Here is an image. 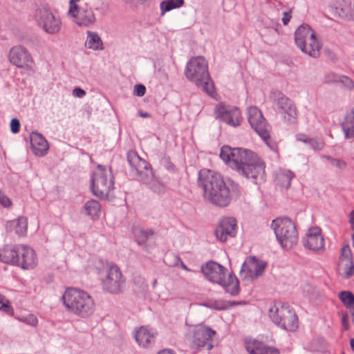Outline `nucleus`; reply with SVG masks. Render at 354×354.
I'll list each match as a JSON object with an SVG mask.
<instances>
[{"label": "nucleus", "instance_id": "22", "mask_svg": "<svg viewBox=\"0 0 354 354\" xmlns=\"http://www.w3.org/2000/svg\"><path fill=\"white\" fill-rule=\"evenodd\" d=\"M236 232V221L232 217L223 218L215 230L218 239L225 242L227 236L234 237Z\"/></svg>", "mask_w": 354, "mask_h": 354}, {"label": "nucleus", "instance_id": "14", "mask_svg": "<svg viewBox=\"0 0 354 354\" xmlns=\"http://www.w3.org/2000/svg\"><path fill=\"white\" fill-rule=\"evenodd\" d=\"M214 114L216 119L229 126L236 127L241 125V113L239 109L236 106L219 103L214 108Z\"/></svg>", "mask_w": 354, "mask_h": 354}, {"label": "nucleus", "instance_id": "26", "mask_svg": "<svg viewBox=\"0 0 354 354\" xmlns=\"http://www.w3.org/2000/svg\"><path fill=\"white\" fill-rule=\"evenodd\" d=\"M30 145L34 154L43 156L48 150V143L43 136L39 133L33 132L30 134Z\"/></svg>", "mask_w": 354, "mask_h": 354}, {"label": "nucleus", "instance_id": "39", "mask_svg": "<svg viewBox=\"0 0 354 354\" xmlns=\"http://www.w3.org/2000/svg\"><path fill=\"white\" fill-rule=\"evenodd\" d=\"M234 149H232L229 146H223L221 149L220 157L223 161L230 165Z\"/></svg>", "mask_w": 354, "mask_h": 354}, {"label": "nucleus", "instance_id": "52", "mask_svg": "<svg viewBox=\"0 0 354 354\" xmlns=\"http://www.w3.org/2000/svg\"><path fill=\"white\" fill-rule=\"evenodd\" d=\"M158 354H176L170 349H163L160 351Z\"/></svg>", "mask_w": 354, "mask_h": 354}, {"label": "nucleus", "instance_id": "8", "mask_svg": "<svg viewBox=\"0 0 354 354\" xmlns=\"http://www.w3.org/2000/svg\"><path fill=\"white\" fill-rule=\"evenodd\" d=\"M248 120L250 126L273 151H277V145L272 142L270 136V127L263 116L261 110L255 106H250L247 111Z\"/></svg>", "mask_w": 354, "mask_h": 354}, {"label": "nucleus", "instance_id": "5", "mask_svg": "<svg viewBox=\"0 0 354 354\" xmlns=\"http://www.w3.org/2000/svg\"><path fill=\"white\" fill-rule=\"evenodd\" d=\"M272 227L281 246L289 250L298 241V233L295 223L288 218H277L272 222Z\"/></svg>", "mask_w": 354, "mask_h": 354}, {"label": "nucleus", "instance_id": "49", "mask_svg": "<svg viewBox=\"0 0 354 354\" xmlns=\"http://www.w3.org/2000/svg\"><path fill=\"white\" fill-rule=\"evenodd\" d=\"M291 19V15L290 12H285L283 13V16L282 17V22L284 25L288 24V23L290 21Z\"/></svg>", "mask_w": 354, "mask_h": 354}, {"label": "nucleus", "instance_id": "23", "mask_svg": "<svg viewBox=\"0 0 354 354\" xmlns=\"http://www.w3.org/2000/svg\"><path fill=\"white\" fill-rule=\"evenodd\" d=\"M303 242L304 246L310 250L317 252L324 250V239L322 235L321 230L318 227L309 229Z\"/></svg>", "mask_w": 354, "mask_h": 354}, {"label": "nucleus", "instance_id": "9", "mask_svg": "<svg viewBox=\"0 0 354 354\" xmlns=\"http://www.w3.org/2000/svg\"><path fill=\"white\" fill-rule=\"evenodd\" d=\"M113 176L111 169L98 165L92 178V192L100 198H107L114 189Z\"/></svg>", "mask_w": 354, "mask_h": 354}, {"label": "nucleus", "instance_id": "1", "mask_svg": "<svg viewBox=\"0 0 354 354\" xmlns=\"http://www.w3.org/2000/svg\"><path fill=\"white\" fill-rule=\"evenodd\" d=\"M198 184L203 190V198L213 205L225 207L230 203V189L219 173L207 169L200 170Z\"/></svg>", "mask_w": 354, "mask_h": 354}, {"label": "nucleus", "instance_id": "53", "mask_svg": "<svg viewBox=\"0 0 354 354\" xmlns=\"http://www.w3.org/2000/svg\"><path fill=\"white\" fill-rule=\"evenodd\" d=\"M212 308L216 310H223L225 308V307L221 304H215L214 306H212Z\"/></svg>", "mask_w": 354, "mask_h": 354}, {"label": "nucleus", "instance_id": "28", "mask_svg": "<svg viewBox=\"0 0 354 354\" xmlns=\"http://www.w3.org/2000/svg\"><path fill=\"white\" fill-rule=\"evenodd\" d=\"M246 349L251 354H279L276 348L269 346L258 340H254L252 344H248Z\"/></svg>", "mask_w": 354, "mask_h": 354}, {"label": "nucleus", "instance_id": "56", "mask_svg": "<svg viewBox=\"0 0 354 354\" xmlns=\"http://www.w3.org/2000/svg\"><path fill=\"white\" fill-rule=\"evenodd\" d=\"M351 347L354 350V339H351L350 342Z\"/></svg>", "mask_w": 354, "mask_h": 354}, {"label": "nucleus", "instance_id": "7", "mask_svg": "<svg viewBox=\"0 0 354 354\" xmlns=\"http://www.w3.org/2000/svg\"><path fill=\"white\" fill-rule=\"evenodd\" d=\"M295 41L303 53L314 58L319 56L321 45L316 38L314 30L308 25H301L296 30Z\"/></svg>", "mask_w": 354, "mask_h": 354}, {"label": "nucleus", "instance_id": "27", "mask_svg": "<svg viewBox=\"0 0 354 354\" xmlns=\"http://www.w3.org/2000/svg\"><path fill=\"white\" fill-rule=\"evenodd\" d=\"M137 343L145 348L150 347L154 343V334L145 326L140 327L134 333Z\"/></svg>", "mask_w": 354, "mask_h": 354}, {"label": "nucleus", "instance_id": "19", "mask_svg": "<svg viewBox=\"0 0 354 354\" xmlns=\"http://www.w3.org/2000/svg\"><path fill=\"white\" fill-rule=\"evenodd\" d=\"M17 261L16 266L23 270L32 269L37 263L36 253L27 245H17Z\"/></svg>", "mask_w": 354, "mask_h": 354}, {"label": "nucleus", "instance_id": "41", "mask_svg": "<svg viewBox=\"0 0 354 354\" xmlns=\"http://www.w3.org/2000/svg\"><path fill=\"white\" fill-rule=\"evenodd\" d=\"M0 310L9 315H12L14 313L10 301L1 295H0Z\"/></svg>", "mask_w": 354, "mask_h": 354}, {"label": "nucleus", "instance_id": "57", "mask_svg": "<svg viewBox=\"0 0 354 354\" xmlns=\"http://www.w3.org/2000/svg\"><path fill=\"white\" fill-rule=\"evenodd\" d=\"M182 268L185 270H188L187 267L183 263H182Z\"/></svg>", "mask_w": 354, "mask_h": 354}, {"label": "nucleus", "instance_id": "13", "mask_svg": "<svg viewBox=\"0 0 354 354\" xmlns=\"http://www.w3.org/2000/svg\"><path fill=\"white\" fill-rule=\"evenodd\" d=\"M273 94L274 102L284 121L288 124H295L297 120L298 112L294 102L281 92H274Z\"/></svg>", "mask_w": 354, "mask_h": 354}, {"label": "nucleus", "instance_id": "50", "mask_svg": "<svg viewBox=\"0 0 354 354\" xmlns=\"http://www.w3.org/2000/svg\"><path fill=\"white\" fill-rule=\"evenodd\" d=\"M125 1L128 3L137 5V4L143 3L144 2L147 1V0H125Z\"/></svg>", "mask_w": 354, "mask_h": 354}, {"label": "nucleus", "instance_id": "3", "mask_svg": "<svg viewBox=\"0 0 354 354\" xmlns=\"http://www.w3.org/2000/svg\"><path fill=\"white\" fill-rule=\"evenodd\" d=\"M62 300L66 308L81 317H88L95 310V303L86 292L69 288L66 290Z\"/></svg>", "mask_w": 354, "mask_h": 354}, {"label": "nucleus", "instance_id": "10", "mask_svg": "<svg viewBox=\"0 0 354 354\" xmlns=\"http://www.w3.org/2000/svg\"><path fill=\"white\" fill-rule=\"evenodd\" d=\"M33 19L37 24L46 33L54 35L58 33L62 27V21L58 16H55L47 6H39L32 14Z\"/></svg>", "mask_w": 354, "mask_h": 354}, {"label": "nucleus", "instance_id": "11", "mask_svg": "<svg viewBox=\"0 0 354 354\" xmlns=\"http://www.w3.org/2000/svg\"><path fill=\"white\" fill-rule=\"evenodd\" d=\"M68 15L79 26L89 27L96 21L91 7L81 0H70Z\"/></svg>", "mask_w": 354, "mask_h": 354}, {"label": "nucleus", "instance_id": "30", "mask_svg": "<svg viewBox=\"0 0 354 354\" xmlns=\"http://www.w3.org/2000/svg\"><path fill=\"white\" fill-rule=\"evenodd\" d=\"M140 181L143 182L151 190L158 194H164L166 191L165 184L155 176L153 171H151V176L150 177L142 178Z\"/></svg>", "mask_w": 354, "mask_h": 354}, {"label": "nucleus", "instance_id": "18", "mask_svg": "<svg viewBox=\"0 0 354 354\" xmlns=\"http://www.w3.org/2000/svg\"><path fill=\"white\" fill-rule=\"evenodd\" d=\"M337 271L344 278L348 279L354 274V263L352 252L348 245H344L337 264Z\"/></svg>", "mask_w": 354, "mask_h": 354}, {"label": "nucleus", "instance_id": "24", "mask_svg": "<svg viewBox=\"0 0 354 354\" xmlns=\"http://www.w3.org/2000/svg\"><path fill=\"white\" fill-rule=\"evenodd\" d=\"M255 156L256 154L250 150L234 148L230 167L239 173L241 168H243Z\"/></svg>", "mask_w": 354, "mask_h": 354}, {"label": "nucleus", "instance_id": "29", "mask_svg": "<svg viewBox=\"0 0 354 354\" xmlns=\"http://www.w3.org/2000/svg\"><path fill=\"white\" fill-rule=\"evenodd\" d=\"M0 261L4 263L17 265V245H6L0 249Z\"/></svg>", "mask_w": 354, "mask_h": 354}, {"label": "nucleus", "instance_id": "54", "mask_svg": "<svg viewBox=\"0 0 354 354\" xmlns=\"http://www.w3.org/2000/svg\"><path fill=\"white\" fill-rule=\"evenodd\" d=\"M349 217V223L351 225H354V210L350 213Z\"/></svg>", "mask_w": 354, "mask_h": 354}, {"label": "nucleus", "instance_id": "16", "mask_svg": "<svg viewBox=\"0 0 354 354\" xmlns=\"http://www.w3.org/2000/svg\"><path fill=\"white\" fill-rule=\"evenodd\" d=\"M127 160L131 167V171L135 173L139 180L151 176L152 169L150 165L140 158L136 151H129L127 153Z\"/></svg>", "mask_w": 354, "mask_h": 354}, {"label": "nucleus", "instance_id": "17", "mask_svg": "<svg viewBox=\"0 0 354 354\" xmlns=\"http://www.w3.org/2000/svg\"><path fill=\"white\" fill-rule=\"evenodd\" d=\"M215 331L209 327L198 325L194 328L192 347L199 349L207 346V350L213 347L212 337L215 335Z\"/></svg>", "mask_w": 354, "mask_h": 354}, {"label": "nucleus", "instance_id": "25", "mask_svg": "<svg viewBox=\"0 0 354 354\" xmlns=\"http://www.w3.org/2000/svg\"><path fill=\"white\" fill-rule=\"evenodd\" d=\"M335 14L346 21H354V4L350 0H335Z\"/></svg>", "mask_w": 354, "mask_h": 354}, {"label": "nucleus", "instance_id": "46", "mask_svg": "<svg viewBox=\"0 0 354 354\" xmlns=\"http://www.w3.org/2000/svg\"><path fill=\"white\" fill-rule=\"evenodd\" d=\"M0 204L5 207H9L11 205V201L8 197L0 192Z\"/></svg>", "mask_w": 354, "mask_h": 354}, {"label": "nucleus", "instance_id": "58", "mask_svg": "<svg viewBox=\"0 0 354 354\" xmlns=\"http://www.w3.org/2000/svg\"><path fill=\"white\" fill-rule=\"evenodd\" d=\"M351 308H353V311L351 312V315L353 317V319H354V306H352Z\"/></svg>", "mask_w": 354, "mask_h": 354}, {"label": "nucleus", "instance_id": "12", "mask_svg": "<svg viewBox=\"0 0 354 354\" xmlns=\"http://www.w3.org/2000/svg\"><path fill=\"white\" fill-rule=\"evenodd\" d=\"M101 281L103 290L112 294L122 292L125 285V279L120 268L113 264L109 266Z\"/></svg>", "mask_w": 354, "mask_h": 354}, {"label": "nucleus", "instance_id": "36", "mask_svg": "<svg viewBox=\"0 0 354 354\" xmlns=\"http://www.w3.org/2000/svg\"><path fill=\"white\" fill-rule=\"evenodd\" d=\"M84 209L88 216L95 218L98 216L101 207L97 201L91 200L84 205Z\"/></svg>", "mask_w": 354, "mask_h": 354}, {"label": "nucleus", "instance_id": "31", "mask_svg": "<svg viewBox=\"0 0 354 354\" xmlns=\"http://www.w3.org/2000/svg\"><path fill=\"white\" fill-rule=\"evenodd\" d=\"M342 129L346 139H354V107L346 115Z\"/></svg>", "mask_w": 354, "mask_h": 354}, {"label": "nucleus", "instance_id": "40", "mask_svg": "<svg viewBox=\"0 0 354 354\" xmlns=\"http://www.w3.org/2000/svg\"><path fill=\"white\" fill-rule=\"evenodd\" d=\"M153 234V232L151 230H140L136 232V240L138 244H143L149 239L150 236Z\"/></svg>", "mask_w": 354, "mask_h": 354}, {"label": "nucleus", "instance_id": "34", "mask_svg": "<svg viewBox=\"0 0 354 354\" xmlns=\"http://www.w3.org/2000/svg\"><path fill=\"white\" fill-rule=\"evenodd\" d=\"M10 225L15 227V233L19 236L26 234L28 228V220L26 217L21 216L11 221Z\"/></svg>", "mask_w": 354, "mask_h": 354}, {"label": "nucleus", "instance_id": "21", "mask_svg": "<svg viewBox=\"0 0 354 354\" xmlns=\"http://www.w3.org/2000/svg\"><path fill=\"white\" fill-rule=\"evenodd\" d=\"M266 266V262L259 261L255 257H252L243 264L241 274L245 279L253 280L263 274Z\"/></svg>", "mask_w": 354, "mask_h": 354}, {"label": "nucleus", "instance_id": "48", "mask_svg": "<svg viewBox=\"0 0 354 354\" xmlns=\"http://www.w3.org/2000/svg\"><path fill=\"white\" fill-rule=\"evenodd\" d=\"M73 95L77 97H83L86 95V92L83 89L77 87L73 89Z\"/></svg>", "mask_w": 354, "mask_h": 354}, {"label": "nucleus", "instance_id": "47", "mask_svg": "<svg viewBox=\"0 0 354 354\" xmlns=\"http://www.w3.org/2000/svg\"><path fill=\"white\" fill-rule=\"evenodd\" d=\"M340 82L345 86L346 88L351 90L354 87V83L353 80L346 76L342 77L340 80Z\"/></svg>", "mask_w": 354, "mask_h": 354}, {"label": "nucleus", "instance_id": "32", "mask_svg": "<svg viewBox=\"0 0 354 354\" xmlns=\"http://www.w3.org/2000/svg\"><path fill=\"white\" fill-rule=\"evenodd\" d=\"M293 178L292 173L289 170H281L277 173L276 183L281 187L288 188Z\"/></svg>", "mask_w": 354, "mask_h": 354}, {"label": "nucleus", "instance_id": "55", "mask_svg": "<svg viewBox=\"0 0 354 354\" xmlns=\"http://www.w3.org/2000/svg\"><path fill=\"white\" fill-rule=\"evenodd\" d=\"M140 115L142 118H149V114L148 113H140Z\"/></svg>", "mask_w": 354, "mask_h": 354}, {"label": "nucleus", "instance_id": "35", "mask_svg": "<svg viewBox=\"0 0 354 354\" xmlns=\"http://www.w3.org/2000/svg\"><path fill=\"white\" fill-rule=\"evenodd\" d=\"M297 140L302 142L309 146L310 148L314 150H321L324 147V145L322 142H318L313 138H308L306 135L299 133L296 136Z\"/></svg>", "mask_w": 354, "mask_h": 354}, {"label": "nucleus", "instance_id": "59", "mask_svg": "<svg viewBox=\"0 0 354 354\" xmlns=\"http://www.w3.org/2000/svg\"><path fill=\"white\" fill-rule=\"evenodd\" d=\"M156 283H157V280H156V279H155V280H154V281H153V288H155V286H156Z\"/></svg>", "mask_w": 354, "mask_h": 354}, {"label": "nucleus", "instance_id": "60", "mask_svg": "<svg viewBox=\"0 0 354 354\" xmlns=\"http://www.w3.org/2000/svg\"><path fill=\"white\" fill-rule=\"evenodd\" d=\"M352 239H353V247H354V234H353Z\"/></svg>", "mask_w": 354, "mask_h": 354}, {"label": "nucleus", "instance_id": "45", "mask_svg": "<svg viewBox=\"0 0 354 354\" xmlns=\"http://www.w3.org/2000/svg\"><path fill=\"white\" fill-rule=\"evenodd\" d=\"M20 128V122L18 119L13 118L10 122V129L11 131L14 133H18L19 131Z\"/></svg>", "mask_w": 354, "mask_h": 354}, {"label": "nucleus", "instance_id": "42", "mask_svg": "<svg viewBox=\"0 0 354 354\" xmlns=\"http://www.w3.org/2000/svg\"><path fill=\"white\" fill-rule=\"evenodd\" d=\"M21 320L31 326H36L38 322L37 317L33 315H28V316L24 317Z\"/></svg>", "mask_w": 354, "mask_h": 354}, {"label": "nucleus", "instance_id": "2", "mask_svg": "<svg viewBox=\"0 0 354 354\" xmlns=\"http://www.w3.org/2000/svg\"><path fill=\"white\" fill-rule=\"evenodd\" d=\"M185 75L188 80L193 82L207 94H214V83L208 71V63L204 57H192L187 63Z\"/></svg>", "mask_w": 354, "mask_h": 354}, {"label": "nucleus", "instance_id": "44", "mask_svg": "<svg viewBox=\"0 0 354 354\" xmlns=\"http://www.w3.org/2000/svg\"><path fill=\"white\" fill-rule=\"evenodd\" d=\"M146 88L142 84H136L134 86V94L138 97H142L145 94Z\"/></svg>", "mask_w": 354, "mask_h": 354}, {"label": "nucleus", "instance_id": "37", "mask_svg": "<svg viewBox=\"0 0 354 354\" xmlns=\"http://www.w3.org/2000/svg\"><path fill=\"white\" fill-rule=\"evenodd\" d=\"M183 3L184 0H166L162 1L160 5L162 15L172 9L180 7Z\"/></svg>", "mask_w": 354, "mask_h": 354}, {"label": "nucleus", "instance_id": "6", "mask_svg": "<svg viewBox=\"0 0 354 354\" xmlns=\"http://www.w3.org/2000/svg\"><path fill=\"white\" fill-rule=\"evenodd\" d=\"M269 317L277 326L288 331H295L298 327L295 312L287 304H274L269 309Z\"/></svg>", "mask_w": 354, "mask_h": 354}, {"label": "nucleus", "instance_id": "51", "mask_svg": "<svg viewBox=\"0 0 354 354\" xmlns=\"http://www.w3.org/2000/svg\"><path fill=\"white\" fill-rule=\"evenodd\" d=\"M342 325L344 326V328L347 329L348 324H347V315L346 314H345L342 316Z\"/></svg>", "mask_w": 354, "mask_h": 354}, {"label": "nucleus", "instance_id": "33", "mask_svg": "<svg viewBox=\"0 0 354 354\" xmlns=\"http://www.w3.org/2000/svg\"><path fill=\"white\" fill-rule=\"evenodd\" d=\"M102 41L99 35L91 31L87 32L86 46L93 50L102 49Z\"/></svg>", "mask_w": 354, "mask_h": 354}, {"label": "nucleus", "instance_id": "20", "mask_svg": "<svg viewBox=\"0 0 354 354\" xmlns=\"http://www.w3.org/2000/svg\"><path fill=\"white\" fill-rule=\"evenodd\" d=\"M10 62L19 68L31 67L32 58L28 50L20 45L12 47L9 53Z\"/></svg>", "mask_w": 354, "mask_h": 354}, {"label": "nucleus", "instance_id": "43", "mask_svg": "<svg viewBox=\"0 0 354 354\" xmlns=\"http://www.w3.org/2000/svg\"><path fill=\"white\" fill-rule=\"evenodd\" d=\"M326 158L331 162V164L338 168H344L346 167V164L344 161H342L339 159L332 158L329 156H326Z\"/></svg>", "mask_w": 354, "mask_h": 354}, {"label": "nucleus", "instance_id": "15", "mask_svg": "<svg viewBox=\"0 0 354 354\" xmlns=\"http://www.w3.org/2000/svg\"><path fill=\"white\" fill-rule=\"evenodd\" d=\"M265 168L264 162L256 155L243 168H241L239 174L247 178L252 179L255 183H258L266 180Z\"/></svg>", "mask_w": 354, "mask_h": 354}, {"label": "nucleus", "instance_id": "38", "mask_svg": "<svg viewBox=\"0 0 354 354\" xmlns=\"http://www.w3.org/2000/svg\"><path fill=\"white\" fill-rule=\"evenodd\" d=\"M339 299L347 308H351L354 306V295L350 291L340 292Z\"/></svg>", "mask_w": 354, "mask_h": 354}, {"label": "nucleus", "instance_id": "4", "mask_svg": "<svg viewBox=\"0 0 354 354\" xmlns=\"http://www.w3.org/2000/svg\"><path fill=\"white\" fill-rule=\"evenodd\" d=\"M204 276L210 281L223 287L226 292L236 295L239 292V282L234 274L228 273L225 267L215 261H209L201 267Z\"/></svg>", "mask_w": 354, "mask_h": 354}]
</instances>
